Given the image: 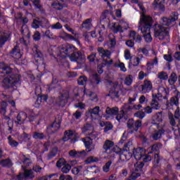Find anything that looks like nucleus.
Masks as SVG:
<instances>
[{"label":"nucleus","mask_w":180,"mask_h":180,"mask_svg":"<svg viewBox=\"0 0 180 180\" xmlns=\"http://www.w3.org/2000/svg\"><path fill=\"white\" fill-rule=\"evenodd\" d=\"M141 174L139 172H133L129 177L127 179V180H136L139 176H140Z\"/></svg>","instance_id":"obj_62"},{"label":"nucleus","mask_w":180,"mask_h":180,"mask_svg":"<svg viewBox=\"0 0 180 180\" xmlns=\"http://www.w3.org/2000/svg\"><path fill=\"white\" fill-rule=\"evenodd\" d=\"M122 150L129 153V151L133 150V143L131 141H129L124 146V148H122Z\"/></svg>","instance_id":"obj_52"},{"label":"nucleus","mask_w":180,"mask_h":180,"mask_svg":"<svg viewBox=\"0 0 180 180\" xmlns=\"http://www.w3.org/2000/svg\"><path fill=\"white\" fill-rule=\"evenodd\" d=\"M9 40H11V32L6 30L0 32V49Z\"/></svg>","instance_id":"obj_13"},{"label":"nucleus","mask_w":180,"mask_h":180,"mask_svg":"<svg viewBox=\"0 0 180 180\" xmlns=\"http://www.w3.org/2000/svg\"><path fill=\"white\" fill-rule=\"evenodd\" d=\"M134 116L139 119H144V117H146V112L143 111H138L134 114Z\"/></svg>","instance_id":"obj_63"},{"label":"nucleus","mask_w":180,"mask_h":180,"mask_svg":"<svg viewBox=\"0 0 180 180\" xmlns=\"http://www.w3.org/2000/svg\"><path fill=\"white\" fill-rule=\"evenodd\" d=\"M11 57L15 60H19L22 58V52L20 51V44H17L10 53Z\"/></svg>","instance_id":"obj_16"},{"label":"nucleus","mask_w":180,"mask_h":180,"mask_svg":"<svg viewBox=\"0 0 180 180\" xmlns=\"http://www.w3.org/2000/svg\"><path fill=\"white\" fill-rule=\"evenodd\" d=\"M29 31L30 30H29V28L27 27V25H22L20 32L23 36H26V34L29 33Z\"/></svg>","instance_id":"obj_61"},{"label":"nucleus","mask_w":180,"mask_h":180,"mask_svg":"<svg viewBox=\"0 0 180 180\" xmlns=\"http://www.w3.org/2000/svg\"><path fill=\"white\" fill-rule=\"evenodd\" d=\"M81 140L83 141L86 150H88L87 153H90V151H94V150H95V144L92 139H90L89 138H82Z\"/></svg>","instance_id":"obj_17"},{"label":"nucleus","mask_w":180,"mask_h":180,"mask_svg":"<svg viewBox=\"0 0 180 180\" xmlns=\"http://www.w3.org/2000/svg\"><path fill=\"white\" fill-rule=\"evenodd\" d=\"M26 119H27V114H26L25 112H21L18 114L17 121L15 123H17V124H23Z\"/></svg>","instance_id":"obj_26"},{"label":"nucleus","mask_w":180,"mask_h":180,"mask_svg":"<svg viewBox=\"0 0 180 180\" xmlns=\"http://www.w3.org/2000/svg\"><path fill=\"white\" fill-rule=\"evenodd\" d=\"M158 78H159V79L165 81L168 79V74H167L165 72H160L158 74Z\"/></svg>","instance_id":"obj_56"},{"label":"nucleus","mask_w":180,"mask_h":180,"mask_svg":"<svg viewBox=\"0 0 180 180\" xmlns=\"http://www.w3.org/2000/svg\"><path fill=\"white\" fill-rule=\"evenodd\" d=\"M112 152L118 154L120 155V161L122 162L130 160V153L126 150H123V149H121L117 146L113 147Z\"/></svg>","instance_id":"obj_10"},{"label":"nucleus","mask_w":180,"mask_h":180,"mask_svg":"<svg viewBox=\"0 0 180 180\" xmlns=\"http://www.w3.org/2000/svg\"><path fill=\"white\" fill-rule=\"evenodd\" d=\"M58 153V148H52V150L48 154V158L49 160H51V158H53V157H56Z\"/></svg>","instance_id":"obj_46"},{"label":"nucleus","mask_w":180,"mask_h":180,"mask_svg":"<svg viewBox=\"0 0 180 180\" xmlns=\"http://www.w3.org/2000/svg\"><path fill=\"white\" fill-rule=\"evenodd\" d=\"M144 149L141 148H137L134 149L133 150V155L137 161H140L141 158H143V155H144Z\"/></svg>","instance_id":"obj_23"},{"label":"nucleus","mask_w":180,"mask_h":180,"mask_svg":"<svg viewBox=\"0 0 180 180\" xmlns=\"http://www.w3.org/2000/svg\"><path fill=\"white\" fill-rule=\"evenodd\" d=\"M106 115H108V116H117L119 115V108L117 107H107L105 110Z\"/></svg>","instance_id":"obj_28"},{"label":"nucleus","mask_w":180,"mask_h":180,"mask_svg":"<svg viewBox=\"0 0 180 180\" xmlns=\"http://www.w3.org/2000/svg\"><path fill=\"white\" fill-rule=\"evenodd\" d=\"M70 61H75V63L81 65V64L85 63L86 56L84 51H78V49H77L75 53L70 56Z\"/></svg>","instance_id":"obj_6"},{"label":"nucleus","mask_w":180,"mask_h":180,"mask_svg":"<svg viewBox=\"0 0 180 180\" xmlns=\"http://www.w3.org/2000/svg\"><path fill=\"white\" fill-rule=\"evenodd\" d=\"M44 36H46V37L49 39H56V36L54 35V34H53L52 32L50 31V30H47L46 31H45Z\"/></svg>","instance_id":"obj_58"},{"label":"nucleus","mask_w":180,"mask_h":180,"mask_svg":"<svg viewBox=\"0 0 180 180\" xmlns=\"http://www.w3.org/2000/svg\"><path fill=\"white\" fill-rule=\"evenodd\" d=\"M107 96H110L111 99H119V89L116 86H113Z\"/></svg>","instance_id":"obj_27"},{"label":"nucleus","mask_w":180,"mask_h":180,"mask_svg":"<svg viewBox=\"0 0 180 180\" xmlns=\"http://www.w3.org/2000/svg\"><path fill=\"white\" fill-rule=\"evenodd\" d=\"M108 46L109 49H113L116 46V39L112 35V37H110V40L108 41Z\"/></svg>","instance_id":"obj_53"},{"label":"nucleus","mask_w":180,"mask_h":180,"mask_svg":"<svg viewBox=\"0 0 180 180\" xmlns=\"http://www.w3.org/2000/svg\"><path fill=\"white\" fill-rule=\"evenodd\" d=\"M20 77L18 75H11V76H7L4 77V79L0 81V85L4 88V89H9L15 86L16 84H18Z\"/></svg>","instance_id":"obj_3"},{"label":"nucleus","mask_w":180,"mask_h":180,"mask_svg":"<svg viewBox=\"0 0 180 180\" xmlns=\"http://www.w3.org/2000/svg\"><path fill=\"white\" fill-rule=\"evenodd\" d=\"M75 134V133L71 130L65 131V136L63 138V141H68L70 140V143H71V140H72Z\"/></svg>","instance_id":"obj_33"},{"label":"nucleus","mask_w":180,"mask_h":180,"mask_svg":"<svg viewBox=\"0 0 180 180\" xmlns=\"http://www.w3.org/2000/svg\"><path fill=\"white\" fill-rule=\"evenodd\" d=\"M8 144L11 146V147L16 148L18 146H19V143L14 140L11 136H8Z\"/></svg>","instance_id":"obj_42"},{"label":"nucleus","mask_w":180,"mask_h":180,"mask_svg":"<svg viewBox=\"0 0 180 180\" xmlns=\"http://www.w3.org/2000/svg\"><path fill=\"white\" fill-rule=\"evenodd\" d=\"M112 27L114 33H117L118 32H120V33H123V27L122 25L115 23Z\"/></svg>","instance_id":"obj_50"},{"label":"nucleus","mask_w":180,"mask_h":180,"mask_svg":"<svg viewBox=\"0 0 180 180\" xmlns=\"http://www.w3.org/2000/svg\"><path fill=\"white\" fill-rule=\"evenodd\" d=\"M179 18V14L176 11H173L170 13L169 18L162 17L160 18L159 23L155 25L154 37L159 40H169V27L175 26L176 20ZM168 26L169 27H164Z\"/></svg>","instance_id":"obj_1"},{"label":"nucleus","mask_w":180,"mask_h":180,"mask_svg":"<svg viewBox=\"0 0 180 180\" xmlns=\"http://www.w3.org/2000/svg\"><path fill=\"white\" fill-rule=\"evenodd\" d=\"M110 165H112V160L106 162L105 165L103 167V170L104 172H109V170L110 169Z\"/></svg>","instance_id":"obj_60"},{"label":"nucleus","mask_w":180,"mask_h":180,"mask_svg":"<svg viewBox=\"0 0 180 180\" xmlns=\"http://www.w3.org/2000/svg\"><path fill=\"white\" fill-rule=\"evenodd\" d=\"M77 49L71 44L62 45L58 47V56L61 58H65V57H69L70 58L71 56L75 53Z\"/></svg>","instance_id":"obj_4"},{"label":"nucleus","mask_w":180,"mask_h":180,"mask_svg":"<svg viewBox=\"0 0 180 180\" xmlns=\"http://www.w3.org/2000/svg\"><path fill=\"white\" fill-rule=\"evenodd\" d=\"M98 53L101 58H110V51L109 50H104L102 47H98L97 49Z\"/></svg>","instance_id":"obj_25"},{"label":"nucleus","mask_w":180,"mask_h":180,"mask_svg":"<svg viewBox=\"0 0 180 180\" xmlns=\"http://www.w3.org/2000/svg\"><path fill=\"white\" fill-rule=\"evenodd\" d=\"M64 2V0H56V1H53L51 6L53 7V9H56V11H63V9L65 8H67V5H65L63 4Z\"/></svg>","instance_id":"obj_22"},{"label":"nucleus","mask_w":180,"mask_h":180,"mask_svg":"<svg viewBox=\"0 0 180 180\" xmlns=\"http://www.w3.org/2000/svg\"><path fill=\"white\" fill-rule=\"evenodd\" d=\"M98 161H99V158L94 157V156H89L86 160V164H91V162H98Z\"/></svg>","instance_id":"obj_49"},{"label":"nucleus","mask_w":180,"mask_h":180,"mask_svg":"<svg viewBox=\"0 0 180 180\" xmlns=\"http://www.w3.org/2000/svg\"><path fill=\"white\" fill-rule=\"evenodd\" d=\"M164 4H165L164 0H155L152 3V6L155 11H162L164 12L165 11V6Z\"/></svg>","instance_id":"obj_18"},{"label":"nucleus","mask_w":180,"mask_h":180,"mask_svg":"<svg viewBox=\"0 0 180 180\" xmlns=\"http://www.w3.org/2000/svg\"><path fill=\"white\" fill-rule=\"evenodd\" d=\"M44 102H47V96L46 95L37 97L35 104L39 106V105H43Z\"/></svg>","instance_id":"obj_37"},{"label":"nucleus","mask_w":180,"mask_h":180,"mask_svg":"<svg viewBox=\"0 0 180 180\" xmlns=\"http://www.w3.org/2000/svg\"><path fill=\"white\" fill-rule=\"evenodd\" d=\"M0 105H1L0 113L1 115H3V116H5V115H6V108H8V103L4 101L1 103Z\"/></svg>","instance_id":"obj_39"},{"label":"nucleus","mask_w":180,"mask_h":180,"mask_svg":"<svg viewBox=\"0 0 180 180\" xmlns=\"http://www.w3.org/2000/svg\"><path fill=\"white\" fill-rule=\"evenodd\" d=\"M61 171L63 172V174H68V172L71 171V165L70 164L65 163L61 169Z\"/></svg>","instance_id":"obj_57"},{"label":"nucleus","mask_w":180,"mask_h":180,"mask_svg":"<svg viewBox=\"0 0 180 180\" xmlns=\"http://www.w3.org/2000/svg\"><path fill=\"white\" fill-rule=\"evenodd\" d=\"M153 25V18L150 15L142 14L139 21V30L143 34V37L146 43H150L153 41L150 30Z\"/></svg>","instance_id":"obj_2"},{"label":"nucleus","mask_w":180,"mask_h":180,"mask_svg":"<svg viewBox=\"0 0 180 180\" xmlns=\"http://www.w3.org/2000/svg\"><path fill=\"white\" fill-rule=\"evenodd\" d=\"M131 64L134 65V67H139L140 65V60L135 56L132 60H130Z\"/></svg>","instance_id":"obj_64"},{"label":"nucleus","mask_w":180,"mask_h":180,"mask_svg":"<svg viewBox=\"0 0 180 180\" xmlns=\"http://www.w3.org/2000/svg\"><path fill=\"white\" fill-rule=\"evenodd\" d=\"M143 125V122L141 120H134L133 119H129L127 123L128 129L133 130L134 131H138L140 127Z\"/></svg>","instance_id":"obj_12"},{"label":"nucleus","mask_w":180,"mask_h":180,"mask_svg":"<svg viewBox=\"0 0 180 180\" xmlns=\"http://www.w3.org/2000/svg\"><path fill=\"white\" fill-rule=\"evenodd\" d=\"M176 81H178L176 73L172 72L169 78L168 82L170 85H174Z\"/></svg>","instance_id":"obj_40"},{"label":"nucleus","mask_w":180,"mask_h":180,"mask_svg":"<svg viewBox=\"0 0 180 180\" xmlns=\"http://www.w3.org/2000/svg\"><path fill=\"white\" fill-rule=\"evenodd\" d=\"M0 165H1V167H7V168H11L13 164L12 161H11L9 159H6L0 161Z\"/></svg>","instance_id":"obj_41"},{"label":"nucleus","mask_w":180,"mask_h":180,"mask_svg":"<svg viewBox=\"0 0 180 180\" xmlns=\"http://www.w3.org/2000/svg\"><path fill=\"white\" fill-rule=\"evenodd\" d=\"M86 151L82 150V151H76L72 150L69 152V155L70 157H73L74 158H80V157H86Z\"/></svg>","instance_id":"obj_24"},{"label":"nucleus","mask_w":180,"mask_h":180,"mask_svg":"<svg viewBox=\"0 0 180 180\" xmlns=\"http://www.w3.org/2000/svg\"><path fill=\"white\" fill-rule=\"evenodd\" d=\"M130 39H133L136 43H141L143 38L140 36V34H137L136 31H131L129 33Z\"/></svg>","instance_id":"obj_31"},{"label":"nucleus","mask_w":180,"mask_h":180,"mask_svg":"<svg viewBox=\"0 0 180 180\" xmlns=\"http://www.w3.org/2000/svg\"><path fill=\"white\" fill-rule=\"evenodd\" d=\"M164 120V112H158L155 114L153 117V123H161Z\"/></svg>","instance_id":"obj_30"},{"label":"nucleus","mask_w":180,"mask_h":180,"mask_svg":"<svg viewBox=\"0 0 180 180\" xmlns=\"http://www.w3.org/2000/svg\"><path fill=\"white\" fill-rule=\"evenodd\" d=\"M162 147L161 143H155L149 148L148 154H154V162L156 164H160V161H161V158L160 157V150Z\"/></svg>","instance_id":"obj_9"},{"label":"nucleus","mask_w":180,"mask_h":180,"mask_svg":"<svg viewBox=\"0 0 180 180\" xmlns=\"http://www.w3.org/2000/svg\"><path fill=\"white\" fill-rule=\"evenodd\" d=\"M82 27L86 30H91L92 27V18L86 19L82 24Z\"/></svg>","instance_id":"obj_34"},{"label":"nucleus","mask_w":180,"mask_h":180,"mask_svg":"<svg viewBox=\"0 0 180 180\" xmlns=\"http://www.w3.org/2000/svg\"><path fill=\"white\" fill-rule=\"evenodd\" d=\"M91 131H94V127L92 125L87 124L82 129V133H84L86 136V133H91Z\"/></svg>","instance_id":"obj_43"},{"label":"nucleus","mask_w":180,"mask_h":180,"mask_svg":"<svg viewBox=\"0 0 180 180\" xmlns=\"http://www.w3.org/2000/svg\"><path fill=\"white\" fill-rule=\"evenodd\" d=\"M131 110V106L130 104H124V105L121 108V110L116 116V119L118 122L120 120H126L129 117V112Z\"/></svg>","instance_id":"obj_8"},{"label":"nucleus","mask_w":180,"mask_h":180,"mask_svg":"<svg viewBox=\"0 0 180 180\" xmlns=\"http://www.w3.org/2000/svg\"><path fill=\"white\" fill-rule=\"evenodd\" d=\"M0 72L4 75H8L13 71V69L11 66L6 65L4 62L0 63Z\"/></svg>","instance_id":"obj_21"},{"label":"nucleus","mask_w":180,"mask_h":180,"mask_svg":"<svg viewBox=\"0 0 180 180\" xmlns=\"http://www.w3.org/2000/svg\"><path fill=\"white\" fill-rule=\"evenodd\" d=\"M113 146H115V143L110 140L105 141L103 145V150L104 153H113L112 150H113Z\"/></svg>","instance_id":"obj_20"},{"label":"nucleus","mask_w":180,"mask_h":180,"mask_svg":"<svg viewBox=\"0 0 180 180\" xmlns=\"http://www.w3.org/2000/svg\"><path fill=\"white\" fill-rule=\"evenodd\" d=\"M32 51L34 53V58L35 59V61L39 62V60H40L41 57V52H40V51H39V46L35 45L33 48H32Z\"/></svg>","instance_id":"obj_32"},{"label":"nucleus","mask_w":180,"mask_h":180,"mask_svg":"<svg viewBox=\"0 0 180 180\" xmlns=\"http://www.w3.org/2000/svg\"><path fill=\"white\" fill-rule=\"evenodd\" d=\"M31 26L33 29H39L40 27V20L34 19Z\"/></svg>","instance_id":"obj_59"},{"label":"nucleus","mask_w":180,"mask_h":180,"mask_svg":"<svg viewBox=\"0 0 180 180\" xmlns=\"http://www.w3.org/2000/svg\"><path fill=\"white\" fill-rule=\"evenodd\" d=\"M86 136H89L86 137V139H89L90 140H91V141H93L94 140H95V139H96V137H98V133L94 131H91L89 133H86Z\"/></svg>","instance_id":"obj_48"},{"label":"nucleus","mask_w":180,"mask_h":180,"mask_svg":"<svg viewBox=\"0 0 180 180\" xmlns=\"http://www.w3.org/2000/svg\"><path fill=\"white\" fill-rule=\"evenodd\" d=\"M160 98H162V99H167V96H162L161 94H158V95L153 98L150 102V107L155 110H158L161 105H160Z\"/></svg>","instance_id":"obj_15"},{"label":"nucleus","mask_w":180,"mask_h":180,"mask_svg":"<svg viewBox=\"0 0 180 180\" xmlns=\"http://www.w3.org/2000/svg\"><path fill=\"white\" fill-rule=\"evenodd\" d=\"M61 85H60V84H50L47 86V91L49 92H51V91L53 90H56V92H58V91H61Z\"/></svg>","instance_id":"obj_36"},{"label":"nucleus","mask_w":180,"mask_h":180,"mask_svg":"<svg viewBox=\"0 0 180 180\" xmlns=\"http://www.w3.org/2000/svg\"><path fill=\"white\" fill-rule=\"evenodd\" d=\"M167 106L171 108V106H179V92L176 94V96L172 97L169 101L167 102Z\"/></svg>","instance_id":"obj_19"},{"label":"nucleus","mask_w":180,"mask_h":180,"mask_svg":"<svg viewBox=\"0 0 180 180\" xmlns=\"http://www.w3.org/2000/svg\"><path fill=\"white\" fill-rule=\"evenodd\" d=\"M89 112L91 115V117L94 120L101 117V115H99V112H100L99 106H96L93 109H90Z\"/></svg>","instance_id":"obj_29"},{"label":"nucleus","mask_w":180,"mask_h":180,"mask_svg":"<svg viewBox=\"0 0 180 180\" xmlns=\"http://www.w3.org/2000/svg\"><path fill=\"white\" fill-rule=\"evenodd\" d=\"M143 167H144V163L143 162H137L134 165L135 171L139 172V171H141L143 169Z\"/></svg>","instance_id":"obj_55"},{"label":"nucleus","mask_w":180,"mask_h":180,"mask_svg":"<svg viewBox=\"0 0 180 180\" xmlns=\"http://www.w3.org/2000/svg\"><path fill=\"white\" fill-rule=\"evenodd\" d=\"M24 176L25 178H30V179H33V178H34V173L32 169H25L24 171Z\"/></svg>","instance_id":"obj_44"},{"label":"nucleus","mask_w":180,"mask_h":180,"mask_svg":"<svg viewBox=\"0 0 180 180\" xmlns=\"http://www.w3.org/2000/svg\"><path fill=\"white\" fill-rule=\"evenodd\" d=\"M139 89L142 94H148V92H150L153 89V83L150 80L145 79L143 84L139 86Z\"/></svg>","instance_id":"obj_14"},{"label":"nucleus","mask_w":180,"mask_h":180,"mask_svg":"<svg viewBox=\"0 0 180 180\" xmlns=\"http://www.w3.org/2000/svg\"><path fill=\"white\" fill-rule=\"evenodd\" d=\"M174 172V170L172 169V166L171 165H167L166 167V173L167 176L165 177V179H169L171 178V174Z\"/></svg>","instance_id":"obj_45"},{"label":"nucleus","mask_w":180,"mask_h":180,"mask_svg":"<svg viewBox=\"0 0 180 180\" xmlns=\"http://www.w3.org/2000/svg\"><path fill=\"white\" fill-rule=\"evenodd\" d=\"M32 39L34 41H40L41 39V34H40V32L35 31L32 35Z\"/></svg>","instance_id":"obj_54"},{"label":"nucleus","mask_w":180,"mask_h":180,"mask_svg":"<svg viewBox=\"0 0 180 180\" xmlns=\"http://www.w3.org/2000/svg\"><path fill=\"white\" fill-rule=\"evenodd\" d=\"M150 154L151 153L146 154V152H144V154L141 158L142 161H144V162H150V161L153 160V156L150 155Z\"/></svg>","instance_id":"obj_47"},{"label":"nucleus","mask_w":180,"mask_h":180,"mask_svg":"<svg viewBox=\"0 0 180 180\" xmlns=\"http://www.w3.org/2000/svg\"><path fill=\"white\" fill-rule=\"evenodd\" d=\"M160 129V123H152L151 126L149 127V131L152 134L151 137L153 140L157 141L162 137V134L165 133L164 129Z\"/></svg>","instance_id":"obj_5"},{"label":"nucleus","mask_w":180,"mask_h":180,"mask_svg":"<svg viewBox=\"0 0 180 180\" xmlns=\"http://www.w3.org/2000/svg\"><path fill=\"white\" fill-rule=\"evenodd\" d=\"M32 137L35 139V140H43V139H45L46 135L42 132L34 131Z\"/></svg>","instance_id":"obj_38"},{"label":"nucleus","mask_w":180,"mask_h":180,"mask_svg":"<svg viewBox=\"0 0 180 180\" xmlns=\"http://www.w3.org/2000/svg\"><path fill=\"white\" fill-rule=\"evenodd\" d=\"M61 115H57L53 124L47 127V133H49V134L57 133V131L60 130V127H61Z\"/></svg>","instance_id":"obj_7"},{"label":"nucleus","mask_w":180,"mask_h":180,"mask_svg":"<svg viewBox=\"0 0 180 180\" xmlns=\"http://www.w3.org/2000/svg\"><path fill=\"white\" fill-rule=\"evenodd\" d=\"M39 23L41 27H43L44 29H50L51 25H50V21L47 20V18H41L39 20Z\"/></svg>","instance_id":"obj_35"},{"label":"nucleus","mask_w":180,"mask_h":180,"mask_svg":"<svg viewBox=\"0 0 180 180\" xmlns=\"http://www.w3.org/2000/svg\"><path fill=\"white\" fill-rule=\"evenodd\" d=\"M88 82V78L86 76H80L77 79L79 85H85Z\"/></svg>","instance_id":"obj_51"},{"label":"nucleus","mask_w":180,"mask_h":180,"mask_svg":"<svg viewBox=\"0 0 180 180\" xmlns=\"http://www.w3.org/2000/svg\"><path fill=\"white\" fill-rule=\"evenodd\" d=\"M168 117L169 120V124L171 126H176V122L175 120H178L179 124H180V110H179V107H177L175 112H174V115L172 114V112H169L168 113Z\"/></svg>","instance_id":"obj_11"}]
</instances>
